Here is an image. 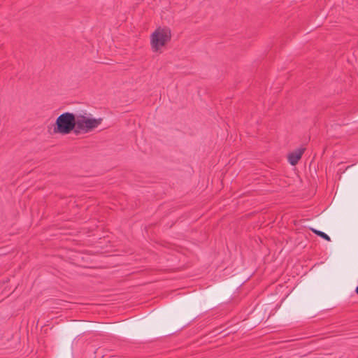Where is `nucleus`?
Wrapping results in <instances>:
<instances>
[{
	"label": "nucleus",
	"instance_id": "nucleus-4",
	"mask_svg": "<svg viewBox=\"0 0 358 358\" xmlns=\"http://www.w3.org/2000/svg\"><path fill=\"white\" fill-rule=\"evenodd\" d=\"M305 150V148L301 147L289 152L288 155L289 163L292 166L296 165L301 158Z\"/></svg>",
	"mask_w": 358,
	"mask_h": 358
},
{
	"label": "nucleus",
	"instance_id": "nucleus-6",
	"mask_svg": "<svg viewBox=\"0 0 358 358\" xmlns=\"http://www.w3.org/2000/svg\"><path fill=\"white\" fill-rule=\"evenodd\" d=\"M150 42L153 52H157V29L152 33Z\"/></svg>",
	"mask_w": 358,
	"mask_h": 358
},
{
	"label": "nucleus",
	"instance_id": "nucleus-1",
	"mask_svg": "<svg viewBox=\"0 0 358 358\" xmlns=\"http://www.w3.org/2000/svg\"><path fill=\"white\" fill-rule=\"evenodd\" d=\"M76 128V116L69 112H65L59 115L56 120L54 134H69Z\"/></svg>",
	"mask_w": 358,
	"mask_h": 358
},
{
	"label": "nucleus",
	"instance_id": "nucleus-3",
	"mask_svg": "<svg viewBox=\"0 0 358 358\" xmlns=\"http://www.w3.org/2000/svg\"><path fill=\"white\" fill-rule=\"evenodd\" d=\"M171 38V31L168 27L161 28L158 27V53L160 48L164 46Z\"/></svg>",
	"mask_w": 358,
	"mask_h": 358
},
{
	"label": "nucleus",
	"instance_id": "nucleus-5",
	"mask_svg": "<svg viewBox=\"0 0 358 358\" xmlns=\"http://www.w3.org/2000/svg\"><path fill=\"white\" fill-rule=\"evenodd\" d=\"M310 230L315 234H316L317 236H318L319 237L327 241H331V238L327 234H325L324 232L323 231H321L320 230H317V229H313V228H311Z\"/></svg>",
	"mask_w": 358,
	"mask_h": 358
},
{
	"label": "nucleus",
	"instance_id": "nucleus-7",
	"mask_svg": "<svg viewBox=\"0 0 358 358\" xmlns=\"http://www.w3.org/2000/svg\"><path fill=\"white\" fill-rule=\"evenodd\" d=\"M355 292L358 294V286L355 289Z\"/></svg>",
	"mask_w": 358,
	"mask_h": 358
},
{
	"label": "nucleus",
	"instance_id": "nucleus-2",
	"mask_svg": "<svg viewBox=\"0 0 358 358\" xmlns=\"http://www.w3.org/2000/svg\"><path fill=\"white\" fill-rule=\"evenodd\" d=\"M101 122L102 118H88L85 115H78L76 116V128L74 133H87L96 128Z\"/></svg>",
	"mask_w": 358,
	"mask_h": 358
}]
</instances>
